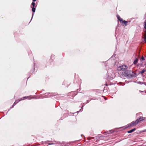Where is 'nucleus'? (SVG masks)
<instances>
[{"label":"nucleus","mask_w":146,"mask_h":146,"mask_svg":"<svg viewBox=\"0 0 146 146\" xmlns=\"http://www.w3.org/2000/svg\"><path fill=\"white\" fill-rule=\"evenodd\" d=\"M124 74L125 76L129 78H132L136 76V74L131 70H126Z\"/></svg>","instance_id":"1"},{"label":"nucleus","mask_w":146,"mask_h":146,"mask_svg":"<svg viewBox=\"0 0 146 146\" xmlns=\"http://www.w3.org/2000/svg\"><path fill=\"white\" fill-rule=\"evenodd\" d=\"M128 67L125 65L120 66L118 67L117 70L118 71H125L127 69Z\"/></svg>","instance_id":"2"},{"label":"nucleus","mask_w":146,"mask_h":146,"mask_svg":"<svg viewBox=\"0 0 146 146\" xmlns=\"http://www.w3.org/2000/svg\"><path fill=\"white\" fill-rule=\"evenodd\" d=\"M135 125H136L135 124V123H134V121H133L131 122L126 127V128L128 127H131Z\"/></svg>","instance_id":"3"},{"label":"nucleus","mask_w":146,"mask_h":146,"mask_svg":"<svg viewBox=\"0 0 146 146\" xmlns=\"http://www.w3.org/2000/svg\"><path fill=\"white\" fill-rule=\"evenodd\" d=\"M145 117H140L138 119H137L138 120V121L139 122L145 120Z\"/></svg>","instance_id":"4"},{"label":"nucleus","mask_w":146,"mask_h":146,"mask_svg":"<svg viewBox=\"0 0 146 146\" xmlns=\"http://www.w3.org/2000/svg\"><path fill=\"white\" fill-rule=\"evenodd\" d=\"M116 17L117 18V19H118V20H119L120 21V22L121 23L123 21V20L118 15H117Z\"/></svg>","instance_id":"5"},{"label":"nucleus","mask_w":146,"mask_h":146,"mask_svg":"<svg viewBox=\"0 0 146 146\" xmlns=\"http://www.w3.org/2000/svg\"><path fill=\"white\" fill-rule=\"evenodd\" d=\"M121 23L124 24L125 26H126L127 24V22L124 20H123Z\"/></svg>","instance_id":"6"},{"label":"nucleus","mask_w":146,"mask_h":146,"mask_svg":"<svg viewBox=\"0 0 146 146\" xmlns=\"http://www.w3.org/2000/svg\"><path fill=\"white\" fill-rule=\"evenodd\" d=\"M136 130V129L135 128H134L128 131H127V133H131L134 131Z\"/></svg>","instance_id":"7"},{"label":"nucleus","mask_w":146,"mask_h":146,"mask_svg":"<svg viewBox=\"0 0 146 146\" xmlns=\"http://www.w3.org/2000/svg\"><path fill=\"white\" fill-rule=\"evenodd\" d=\"M138 59L137 58H136L135 60L134 61L133 63L134 64H137L138 62Z\"/></svg>","instance_id":"8"},{"label":"nucleus","mask_w":146,"mask_h":146,"mask_svg":"<svg viewBox=\"0 0 146 146\" xmlns=\"http://www.w3.org/2000/svg\"><path fill=\"white\" fill-rule=\"evenodd\" d=\"M145 33L144 34V41L145 42H146V30L144 31Z\"/></svg>","instance_id":"9"},{"label":"nucleus","mask_w":146,"mask_h":146,"mask_svg":"<svg viewBox=\"0 0 146 146\" xmlns=\"http://www.w3.org/2000/svg\"><path fill=\"white\" fill-rule=\"evenodd\" d=\"M139 122L138 120L137 119L135 121H134V123L135 125H136Z\"/></svg>","instance_id":"10"},{"label":"nucleus","mask_w":146,"mask_h":146,"mask_svg":"<svg viewBox=\"0 0 146 146\" xmlns=\"http://www.w3.org/2000/svg\"><path fill=\"white\" fill-rule=\"evenodd\" d=\"M139 122L138 120L137 119L135 121H134V123L135 125H136Z\"/></svg>","instance_id":"11"},{"label":"nucleus","mask_w":146,"mask_h":146,"mask_svg":"<svg viewBox=\"0 0 146 146\" xmlns=\"http://www.w3.org/2000/svg\"><path fill=\"white\" fill-rule=\"evenodd\" d=\"M32 10L33 13H34L35 11V8L34 7H32Z\"/></svg>","instance_id":"12"},{"label":"nucleus","mask_w":146,"mask_h":146,"mask_svg":"<svg viewBox=\"0 0 146 146\" xmlns=\"http://www.w3.org/2000/svg\"><path fill=\"white\" fill-rule=\"evenodd\" d=\"M144 28L146 29V19L144 22Z\"/></svg>","instance_id":"13"},{"label":"nucleus","mask_w":146,"mask_h":146,"mask_svg":"<svg viewBox=\"0 0 146 146\" xmlns=\"http://www.w3.org/2000/svg\"><path fill=\"white\" fill-rule=\"evenodd\" d=\"M145 70L144 69H143L142 71H140V73L141 74H143V73H144L145 72Z\"/></svg>","instance_id":"14"},{"label":"nucleus","mask_w":146,"mask_h":146,"mask_svg":"<svg viewBox=\"0 0 146 146\" xmlns=\"http://www.w3.org/2000/svg\"><path fill=\"white\" fill-rule=\"evenodd\" d=\"M17 103V101H15V102L14 103L13 105L12 106V107H13Z\"/></svg>","instance_id":"15"},{"label":"nucleus","mask_w":146,"mask_h":146,"mask_svg":"<svg viewBox=\"0 0 146 146\" xmlns=\"http://www.w3.org/2000/svg\"><path fill=\"white\" fill-rule=\"evenodd\" d=\"M31 5H32L33 6V7H34L35 6V3L34 2H33L32 3Z\"/></svg>","instance_id":"16"},{"label":"nucleus","mask_w":146,"mask_h":146,"mask_svg":"<svg viewBox=\"0 0 146 146\" xmlns=\"http://www.w3.org/2000/svg\"><path fill=\"white\" fill-rule=\"evenodd\" d=\"M26 98V97H24L23 98H22L20 99V101H21V100H24L25 99V98Z\"/></svg>","instance_id":"17"},{"label":"nucleus","mask_w":146,"mask_h":146,"mask_svg":"<svg viewBox=\"0 0 146 146\" xmlns=\"http://www.w3.org/2000/svg\"><path fill=\"white\" fill-rule=\"evenodd\" d=\"M141 59L142 60H145V59H144V57L143 56H142L141 57Z\"/></svg>","instance_id":"18"},{"label":"nucleus","mask_w":146,"mask_h":146,"mask_svg":"<svg viewBox=\"0 0 146 146\" xmlns=\"http://www.w3.org/2000/svg\"><path fill=\"white\" fill-rule=\"evenodd\" d=\"M20 100H17L15 101H17V103L20 102Z\"/></svg>","instance_id":"19"},{"label":"nucleus","mask_w":146,"mask_h":146,"mask_svg":"<svg viewBox=\"0 0 146 146\" xmlns=\"http://www.w3.org/2000/svg\"><path fill=\"white\" fill-rule=\"evenodd\" d=\"M36 0H33V2H35L36 1Z\"/></svg>","instance_id":"20"},{"label":"nucleus","mask_w":146,"mask_h":146,"mask_svg":"<svg viewBox=\"0 0 146 146\" xmlns=\"http://www.w3.org/2000/svg\"><path fill=\"white\" fill-rule=\"evenodd\" d=\"M139 92H142V91L140 90H139Z\"/></svg>","instance_id":"21"}]
</instances>
